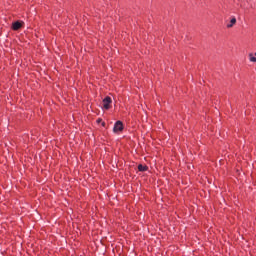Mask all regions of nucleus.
<instances>
[{"instance_id":"nucleus-3","label":"nucleus","mask_w":256,"mask_h":256,"mask_svg":"<svg viewBox=\"0 0 256 256\" xmlns=\"http://www.w3.org/2000/svg\"><path fill=\"white\" fill-rule=\"evenodd\" d=\"M21 27H23V22L20 21H16L12 24V29L14 31H19V29H21Z\"/></svg>"},{"instance_id":"nucleus-1","label":"nucleus","mask_w":256,"mask_h":256,"mask_svg":"<svg viewBox=\"0 0 256 256\" xmlns=\"http://www.w3.org/2000/svg\"><path fill=\"white\" fill-rule=\"evenodd\" d=\"M111 103H113V100L111 99V97L107 96L103 99V108L104 109H110L111 107Z\"/></svg>"},{"instance_id":"nucleus-2","label":"nucleus","mask_w":256,"mask_h":256,"mask_svg":"<svg viewBox=\"0 0 256 256\" xmlns=\"http://www.w3.org/2000/svg\"><path fill=\"white\" fill-rule=\"evenodd\" d=\"M113 131H114L115 133H119V132L123 131V122L117 121V122L114 124Z\"/></svg>"},{"instance_id":"nucleus-4","label":"nucleus","mask_w":256,"mask_h":256,"mask_svg":"<svg viewBox=\"0 0 256 256\" xmlns=\"http://www.w3.org/2000/svg\"><path fill=\"white\" fill-rule=\"evenodd\" d=\"M235 23H237V18L233 17V18L230 20V23L227 24L228 29H231V27H233V25H235Z\"/></svg>"},{"instance_id":"nucleus-5","label":"nucleus","mask_w":256,"mask_h":256,"mask_svg":"<svg viewBox=\"0 0 256 256\" xmlns=\"http://www.w3.org/2000/svg\"><path fill=\"white\" fill-rule=\"evenodd\" d=\"M138 171H147V166H145L143 164H139L138 165Z\"/></svg>"}]
</instances>
